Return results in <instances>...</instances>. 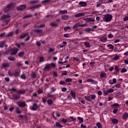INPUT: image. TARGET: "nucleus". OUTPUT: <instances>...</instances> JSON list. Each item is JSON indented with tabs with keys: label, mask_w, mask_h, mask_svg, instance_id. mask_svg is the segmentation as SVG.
I'll return each instance as SVG.
<instances>
[{
	"label": "nucleus",
	"mask_w": 128,
	"mask_h": 128,
	"mask_svg": "<svg viewBox=\"0 0 128 128\" xmlns=\"http://www.w3.org/2000/svg\"><path fill=\"white\" fill-rule=\"evenodd\" d=\"M71 96L73 97V98L76 100V92L74 91L70 92Z\"/></svg>",
	"instance_id": "23"
},
{
	"label": "nucleus",
	"mask_w": 128,
	"mask_h": 128,
	"mask_svg": "<svg viewBox=\"0 0 128 128\" xmlns=\"http://www.w3.org/2000/svg\"><path fill=\"white\" fill-rule=\"evenodd\" d=\"M72 78H67L66 79L65 82H72Z\"/></svg>",
	"instance_id": "38"
},
{
	"label": "nucleus",
	"mask_w": 128,
	"mask_h": 128,
	"mask_svg": "<svg viewBox=\"0 0 128 128\" xmlns=\"http://www.w3.org/2000/svg\"><path fill=\"white\" fill-rule=\"evenodd\" d=\"M91 96V100H96V95L94 94H92V95H90Z\"/></svg>",
	"instance_id": "48"
},
{
	"label": "nucleus",
	"mask_w": 128,
	"mask_h": 128,
	"mask_svg": "<svg viewBox=\"0 0 128 128\" xmlns=\"http://www.w3.org/2000/svg\"><path fill=\"white\" fill-rule=\"evenodd\" d=\"M52 68H56V64L54 63L46 64L45 65V67L44 68V70L46 72H50Z\"/></svg>",
	"instance_id": "2"
},
{
	"label": "nucleus",
	"mask_w": 128,
	"mask_h": 128,
	"mask_svg": "<svg viewBox=\"0 0 128 128\" xmlns=\"http://www.w3.org/2000/svg\"><path fill=\"white\" fill-rule=\"evenodd\" d=\"M114 70L115 72H114V74L118 76V72H120V69L118 68V66H116L114 67Z\"/></svg>",
	"instance_id": "13"
},
{
	"label": "nucleus",
	"mask_w": 128,
	"mask_h": 128,
	"mask_svg": "<svg viewBox=\"0 0 128 128\" xmlns=\"http://www.w3.org/2000/svg\"><path fill=\"white\" fill-rule=\"evenodd\" d=\"M84 44L86 48H90V44L89 42H84Z\"/></svg>",
	"instance_id": "21"
},
{
	"label": "nucleus",
	"mask_w": 128,
	"mask_h": 128,
	"mask_svg": "<svg viewBox=\"0 0 128 128\" xmlns=\"http://www.w3.org/2000/svg\"><path fill=\"white\" fill-rule=\"evenodd\" d=\"M10 90H11L12 92H16L18 90L16 89L15 88H12Z\"/></svg>",
	"instance_id": "61"
},
{
	"label": "nucleus",
	"mask_w": 128,
	"mask_h": 128,
	"mask_svg": "<svg viewBox=\"0 0 128 128\" xmlns=\"http://www.w3.org/2000/svg\"><path fill=\"white\" fill-rule=\"evenodd\" d=\"M30 110H36L38 108V104L34 103L32 104V106H30Z\"/></svg>",
	"instance_id": "8"
},
{
	"label": "nucleus",
	"mask_w": 128,
	"mask_h": 128,
	"mask_svg": "<svg viewBox=\"0 0 128 128\" xmlns=\"http://www.w3.org/2000/svg\"><path fill=\"white\" fill-rule=\"evenodd\" d=\"M64 38H70V34H64Z\"/></svg>",
	"instance_id": "64"
},
{
	"label": "nucleus",
	"mask_w": 128,
	"mask_h": 128,
	"mask_svg": "<svg viewBox=\"0 0 128 128\" xmlns=\"http://www.w3.org/2000/svg\"><path fill=\"white\" fill-rule=\"evenodd\" d=\"M32 14H29L28 15H26L25 16H24L22 18L24 19V18H32Z\"/></svg>",
	"instance_id": "27"
},
{
	"label": "nucleus",
	"mask_w": 128,
	"mask_h": 128,
	"mask_svg": "<svg viewBox=\"0 0 128 128\" xmlns=\"http://www.w3.org/2000/svg\"><path fill=\"white\" fill-rule=\"evenodd\" d=\"M112 106H116V108H118L120 106V104L117 103H115L113 105H112Z\"/></svg>",
	"instance_id": "49"
},
{
	"label": "nucleus",
	"mask_w": 128,
	"mask_h": 128,
	"mask_svg": "<svg viewBox=\"0 0 128 128\" xmlns=\"http://www.w3.org/2000/svg\"><path fill=\"white\" fill-rule=\"evenodd\" d=\"M20 94H15L12 96V100H20Z\"/></svg>",
	"instance_id": "17"
},
{
	"label": "nucleus",
	"mask_w": 128,
	"mask_h": 128,
	"mask_svg": "<svg viewBox=\"0 0 128 128\" xmlns=\"http://www.w3.org/2000/svg\"><path fill=\"white\" fill-rule=\"evenodd\" d=\"M26 36H27V38L25 40V42H28V40H30V36H28V34L25 33L20 36V38L22 40V38H24Z\"/></svg>",
	"instance_id": "6"
},
{
	"label": "nucleus",
	"mask_w": 128,
	"mask_h": 128,
	"mask_svg": "<svg viewBox=\"0 0 128 128\" xmlns=\"http://www.w3.org/2000/svg\"><path fill=\"white\" fill-rule=\"evenodd\" d=\"M114 92V90L112 88H110L109 90H104L103 91L104 96H108V94H112V92Z\"/></svg>",
	"instance_id": "7"
},
{
	"label": "nucleus",
	"mask_w": 128,
	"mask_h": 128,
	"mask_svg": "<svg viewBox=\"0 0 128 128\" xmlns=\"http://www.w3.org/2000/svg\"><path fill=\"white\" fill-rule=\"evenodd\" d=\"M100 42H106L108 40V38L106 36L101 37L100 38Z\"/></svg>",
	"instance_id": "18"
},
{
	"label": "nucleus",
	"mask_w": 128,
	"mask_h": 128,
	"mask_svg": "<svg viewBox=\"0 0 128 128\" xmlns=\"http://www.w3.org/2000/svg\"><path fill=\"white\" fill-rule=\"evenodd\" d=\"M126 72L127 70L126 68H123L120 70V72H122V74H124V72Z\"/></svg>",
	"instance_id": "45"
},
{
	"label": "nucleus",
	"mask_w": 128,
	"mask_h": 128,
	"mask_svg": "<svg viewBox=\"0 0 128 128\" xmlns=\"http://www.w3.org/2000/svg\"><path fill=\"white\" fill-rule=\"evenodd\" d=\"M42 6V4H36L34 6H30L28 8V10H32V8H40Z\"/></svg>",
	"instance_id": "12"
},
{
	"label": "nucleus",
	"mask_w": 128,
	"mask_h": 128,
	"mask_svg": "<svg viewBox=\"0 0 128 128\" xmlns=\"http://www.w3.org/2000/svg\"><path fill=\"white\" fill-rule=\"evenodd\" d=\"M6 40L2 42L0 44V48H4V44H6Z\"/></svg>",
	"instance_id": "36"
},
{
	"label": "nucleus",
	"mask_w": 128,
	"mask_h": 128,
	"mask_svg": "<svg viewBox=\"0 0 128 128\" xmlns=\"http://www.w3.org/2000/svg\"><path fill=\"white\" fill-rule=\"evenodd\" d=\"M2 66H4V68H8V66H10V64H8V63H4L2 64Z\"/></svg>",
	"instance_id": "42"
},
{
	"label": "nucleus",
	"mask_w": 128,
	"mask_h": 128,
	"mask_svg": "<svg viewBox=\"0 0 128 128\" xmlns=\"http://www.w3.org/2000/svg\"><path fill=\"white\" fill-rule=\"evenodd\" d=\"M17 93L20 94H26V91L24 90H19L17 92Z\"/></svg>",
	"instance_id": "26"
},
{
	"label": "nucleus",
	"mask_w": 128,
	"mask_h": 128,
	"mask_svg": "<svg viewBox=\"0 0 128 128\" xmlns=\"http://www.w3.org/2000/svg\"><path fill=\"white\" fill-rule=\"evenodd\" d=\"M14 36V32H10L8 35L7 36Z\"/></svg>",
	"instance_id": "54"
},
{
	"label": "nucleus",
	"mask_w": 128,
	"mask_h": 128,
	"mask_svg": "<svg viewBox=\"0 0 128 128\" xmlns=\"http://www.w3.org/2000/svg\"><path fill=\"white\" fill-rule=\"evenodd\" d=\"M8 76H14V74H12V72L10 70H8Z\"/></svg>",
	"instance_id": "52"
},
{
	"label": "nucleus",
	"mask_w": 128,
	"mask_h": 128,
	"mask_svg": "<svg viewBox=\"0 0 128 128\" xmlns=\"http://www.w3.org/2000/svg\"><path fill=\"white\" fill-rule=\"evenodd\" d=\"M85 32H92V28H87L85 29Z\"/></svg>",
	"instance_id": "43"
},
{
	"label": "nucleus",
	"mask_w": 128,
	"mask_h": 128,
	"mask_svg": "<svg viewBox=\"0 0 128 128\" xmlns=\"http://www.w3.org/2000/svg\"><path fill=\"white\" fill-rule=\"evenodd\" d=\"M50 26H51L56 27V26H58V24H56V23H51Z\"/></svg>",
	"instance_id": "51"
},
{
	"label": "nucleus",
	"mask_w": 128,
	"mask_h": 128,
	"mask_svg": "<svg viewBox=\"0 0 128 128\" xmlns=\"http://www.w3.org/2000/svg\"><path fill=\"white\" fill-rule=\"evenodd\" d=\"M34 32H36V34H39V36H42L44 34L42 32V30H34Z\"/></svg>",
	"instance_id": "15"
},
{
	"label": "nucleus",
	"mask_w": 128,
	"mask_h": 128,
	"mask_svg": "<svg viewBox=\"0 0 128 128\" xmlns=\"http://www.w3.org/2000/svg\"><path fill=\"white\" fill-rule=\"evenodd\" d=\"M36 78V72H33L32 74V78Z\"/></svg>",
	"instance_id": "33"
},
{
	"label": "nucleus",
	"mask_w": 128,
	"mask_h": 128,
	"mask_svg": "<svg viewBox=\"0 0 128 128\" xmlns=\"http://www.w3.org/2000/svg\"><path fill=\"white\" fill-rule=\"evenodd\" d=\"M41 44L40 42H36V46H41Z\"/></svg>",
	"instance_id": "58"
},
{
	"label": "nucleus",
	"mask_w": 128,
	"mask_h": 128,
	"mask_svg": "<svg viewBox=\"0 0 128 128\" xmlns=\"http://www.w3.org/2000/svg\"><path fill=\"white\" fill-rule=\"evenodd\" d=\"M38 58H39L40 62H44V58L42 56H40L38 57Z\"/></svg>",
	"instance_id": "22"
},
{
	"label": "nucleus",
	"mask_w": 128,
	"mask_h": 128,
	"mask_svg": "<svg viewBox=\"0 0 128 128\" xmlns=\"http://www.w3.org/2000/svg\"><path fill=\"white\" fill-rule=\"evenodd\" d=\"M80 23H76L72 26V28L73 30H74V28H80Z\"/></svg>",
	"instance_id": "19"
},
{
	"label": "nucleus",
	"mask_w": 128,
	"mask_h": 128,
	"mask_svg": "<svg viewBox=\"0 0 128 128\" xmlns=\"http://www.w3.org/2000/svg\"><path fill=\"white\" fill-rule=\"evenodd\" d=\"M118 58H120V56H116L113 58V60H118Z\"/></svg>",
	"instance_id": "53"
},
{
	"label": "nucleus",
	"mask_w": 128,
	"mask_h": 128,
	"mask_svg": "<svg viewBox=\"0 0 128 128\" xmlns=\"http://www.w3.org/2000/svg\"><path fill=\"white\" fill-rule=\"evenodd\" d=\"M84 98L86 100H88V102H92L90 96H86Z\"/></svg>",
	"instance_id": "29"
},
{
	"label": "nucleus",
	"mask_w": 128,
	"mask_h": 128,
	"mask_svg": "<svg viewBox=\"0 0 128 128\" xmlns=\"http://www.w3.org/2000/svg\"><path fill=\"white\" fill-rule=\"evenodd\" d=\"M118 109H114V110H113V113L114 114H116V112H118Z\"/></svg>",
	"instance_id": "62"
},
{
	"label": "nucleus",
	"mask_w": 128,
	"mask_h": 128,
	"mask_svg": "<svg viewBox=\"0 0 128 128\" xmlns=\"http://www.w3.org/2000/svg\"><path fill=\"white\" fill-rule=\"evenodd\" d=\"M8 60H11L12 62H14V60H16V58L12 56H8Z\"/></svg>",
	"instance_id": "30"
},
{
	"label": "nucleus",
	"mask_w": 128,
	"mask_h": 128,
	"mask_svg": "<svg viewBox=\"0 0 128 128\" xmlns=\"http://www.w3.org/2000/svg\"><path fill=\"white\" fill-rule=\"evenodd\" d=\"M88 6V4H86V2L82 1L79 2V6H80V8L82 7L86 8V6Z\"/></svg>",
	"instance_id": "10"
},
{
	"label": "nucleus",
	"mask_w": 128,
	"mask_h": 128,
	"mask_svg": "<svg viewBox=\"0 0 128 128\" xmlns=\"http://www.w3.org/2000/svg\"><path fill=\"white\" fill-rule=\"evenodd\" d=\"M10 50H7L6 51H4L2 52L3 54H10Z\"/></svg>",
	"instance_id": "35"
},
{
	"label": "nucleus",
	"mask_w": 128,
	"mask_h": 128,
	"mask_svg": "<svg viewBox=\"0 0 128 128\" xmlns=\"http://www.w3.org/2000/svg\"><path fill=\"white\" fill-rule=\"evenodd\" d=\"M17 104L20 106V108H25L26 104L24 102H19L17 103Z\"/></svg>",
	"instance_id": "14"
},
{
	"label": "nucleus",
	"mask_w": 128,
	"mask_h": 128,
	"mask_svg": "<svg viewBox=\"0 0 128 128\" xmlns=\"http://www.w3.org/2000/svg\"><path fill=\"white\" fill-rule=\"evenodd\" d=\"M86 16V13L80 12L75 14V18H80L81 16Z\"/></svg>",
	"instance_id": "16"
},
{
	"label": "nucleus",
	"mask_w": 128,
	"mask_h": 128,
	"mask_svg": "<svg viewBox=\"0 0 128 128\" xmlns=\"http://www.w3.org/2000/svg\"><path fill=\"white\" fill-rule=\"evenodd\" d=\"M70 18V16H68V15H65L64 16V20H68Z\"/></svg>",
	"instance_id": "55"
},
{
	"label": "nucleus",
	"mask_w": 128,
	"mask_h": 128,
	"mask_svg": "<svg viewBox=\"0 0 128 128\" xmlns=\"http://www.w3.org/2000/svg\"><path fill=\"white\" fill-rule=\"evenodd\" d=\"M38 0H35L30 1V4H38Z\"/></svg>",
	"instance_id": "31"
},
{
	"label": "nucleus",
	"mask_w": 128,
	"mask_h": 128,
	"mask_svg": "<svg viewBox=\"0 0 128 128\" xmlns=\"http://www.w3.org/2000/svg\"><path fill=\"white\" fill-rule=\"evenodd\" d=\"M21 78H22V80H26V75L24 74L21 75Z\"/></svg>",
	"instance_id": "63"
},
{
	"label": "nucleus",
	"mask_w": 128,
	"mask_h": 128,
	"mask_svg": "<svg viewBox=\"0 0 128 128\" xmlns=\"http://www.w3.org/2000/svg\"><path fill=\"white\" fill-rule=\"evenodd\" d=\"M84 20H85L86 22H95L94 19L92 18H84Z\"/></svg>",
	"instance_id": "9"
},
{
	"label": "nucleus",
	"mask_w": 128,
	"mask_h": 128,
	"mask_svg": "<svg viewBox=\"0 0 128 128\" xmlns=\"http://www.w3.org/2000/svg\"><path fill=\"white\" fill-rule=\"evenodd\" d=\"M106 74L104 72H101L100 74V78H106Z\"/></svg>",
	"instance_id": "24"
},
{
	"label": "nucleus",
	"mask_w": 128,
	"mask_h": 128,
	"mask_svg": "<svg viewBox=\"0 0 128 128\" xmlns=\"http://www.w3.org/2000/svg\"><path fill=\"white\" fill-rule=\"evenodd\" d=\"M15 46L18 48H20V44H18V43H16Z\"/></svg>",
	"instance_id": "60"
},
{
	"label": "nucleus",
	"mask_w": 128,
	"mask_h": 128,
	"mask_svg": "<svg viewBox=\"0 0 128 128\" xmlns=\"http://www.w3.org/2000/svg\"><path fill=\"white\" fill-rule=\"evenodd\" d=\"M10 15H6L3 14L0 18V20H2L3 22H5L6 25L7 26V24H8V23L10 22Z\"/></svg>",
	"instance_id": "1"
},
{
	"label": "nucleus",
	"mask_w": 128,
	"mask_h": 128,
	"mask_svg": "<svg viewBox=\"0 0 128 128\" xmlns=\"http://www.w3.org/2000/svg\"><path fill=\"white\" fill-rule=\"evenodd\" d=\"M112 122L113 124H118V119H116V118H113L112 120Z\"/></svg>",
	"instance_id": "32"
},
{
	"label": "nucleus",
	"mask_w": 128,
	"mask_h": 128,
	"mask_svg": "<svg viewBox=\"0 0 128 128\" xmlns=\"http://www.w3.org/2000/svg\"><path fill=\"white\" fill-rule=\"evenodd\" d=\"M94 82V80L92 78H88L87 80V82Z\"/></svg>",
	"instance_id": "46"
},
{
	"label": "nucleus",
	"mask_w": 128,
	"mask_h": 128,
	"mask_svg": "<svg viewBox=\"0 0 128 128\" xmlns=\"http://www.w3.org/2000/svg\"><path fill=\"white\" fill-rule=\"evenodd\" d=\"M12 52L10 54L11 56H14V54H16L18 52V48H12L11 49Z\"/></svg>",
	"instance_id": "11"
},
{
	"label": "nucleus",
	"mask_w": 128,
	"mask_h": 128,
	"mask_svg": "<svg viewBox=\"0 0 128 128\" xmlns=\"http://www.w3.org/2000/svg\"><path fill=\"white\" fill-rule=\"evenodd\" d=\"M108 38H114V35H112V34H109L108 35Z\"/></svg>",
	"instance_id": "59"
},
{
	"label": "nucleus",
	"mask_w": 128,
	"mask_h": 128,
	"mask_svg": "<svg viewBox=\"0 0 128 128\" xmlns=\"http://www.w3.org/2000/svg\"><path fill=\"white\" fill-rule=\"evenodd\" d=\"M26 4H21L18 6L16 8L18 12H22V10H26Z\"/></svg>",
	"instance_id": "5"
},
{
	"label": "nucleus",
	"mask_w": 128,
	"mask_h": 128,
	"mask_svg": "<svg viewBox=\"0 0 128 128\" xmlns=\"http://www.w3.org/2000/svg\"><path fill=\"white\" fill-rule=\"evenodd\" d=\"M96 126L98 128H102V124L100 122H98L96 124Z\"/></svg>",
	"instance_id": "47"
},
{
	"label": "nucleus",
	"mask_w": 128,
	"mask_h": 128,
	"mask_svg": "<svg viewBox=\"0 0 128 128\" xmlns=\"http://www.w3.org/2000/svg\"><path fill=\"white\" fill-rule=\"evenodd\" d=\"M107 46H108V48H110L111 50H114V46H112V45L111 44H108V45H107Z\"/></svg>",
	"instance_id": "44"
},
{
	"label": "nucleus",
	"mask_w": 128,
	"mask_h": 128,
	"mask_svg": "<svg viewBox=\"0 0 128 128\" xmlns=\"http://www.w3.org/2000/svg\"><path fill=\"white\" fill-rule=\"evenodd\" d=\"M68 30H72V27L68 26H66V27L64 28L65 32Z\"/></svg>",
	"instance_id": "50"
},
{
	"label": "nucleus",
	"mask_w": 128,
	"mask_h": 128,
	"mask_svg": "<svg viewBox=\"0 0 128 128\" xmlns=\"http://www.w3.org/2000/svg\"><path fill=\"white\" fill-rule=\"evenodd\" d=\"M47 102H48V104H49V106H50V104H52V102H54V101H52V100H49L47 101Z\"/></svg>",
	"instance_id": "41"
},
{
	"label": "nucleus",
	"mask_w": 128,
	"mask_h": 128,
	"mask_svg": "<svg viewBox=\"0 0 128 128\" xmlns=\"http://www.w3.org/2000/svg\"><path fill=\"white\" fill-rule=\"evenodd\" d=\"M16 114H22V110H20V108H16Z\"/></svg>",
	"instance_id": "37"
},
{
	"label": "nucleus",
	"mask_w": 128,
	"mask_h": 128,
	"mask_svg": "<svg viewBox=\"0 0 128 128\" xmlns=\"http://www.w3.org/2000/svg\"><path fill=\"white\" fill-rule=\"evenodd\" d=\"M115 87L117 88H120V84H115Z\"/></svg>",
	"instance_id": "56"
},
{
	"label": "nucleus",
	"mask_w": 128,
	"mask_h": 128,
	"mask_svg": "<svg viewBox=\"0 0 128 128\" xmlns=\"http://www.w3.org/2000/svg\"><path fill=\"white\" fill-rule=\"evenodd\" d=\"M78 120H80V124H82V122H84V118H82L81 117H78Z\"/></svg>",
	"instance_id": "34"
},
{
	"label": "nucleus",
	"mask_w": 128,
	"mask_h": 128,
	"mask_svg": "<svg viewBox=\"0 0 128 128\" xmlns=\"http://www.w3.org/2000/svg\"><path fill=\"white\" fill-rule=\"evenodd\" d=\"M55 126H56L57 128H62V124H60V123L58 122H56Z\"/></svg>",
	"instance_id": "28"
},
{
	"label": "nucleus",
	"mask_w": 128,
	"mask_h": 128,
	"mask_svg": "<svg viewBox=\"0 0 128 128\" xmlns=\"http://www.w3.org/2000/svg\"><path fill=\"white\" fill-rule=\"evenodd\" d=\"M128 118V112H125L123 114L122 118L123 120H127Z\"/></svg>",
	"instance_id": "20"
},
{
	"label": "nucleus",
	"mask_w": 128,
	"mask_h": 128,
	"mask_svg": "<svg viewBox=\"0 0 128 128\" xmlns=\"http://www.w3.org/2000/svg\"><path fill=\"white\" fill-rule=\"evenodd\" d=\"M103 20L106 22H112V15L111 14H107L104 16Z\"/></svg>",
	"instance_id": "3"
},
{
	"label": "nucleus",
	"mask_w": 128,
	"mask_h": 128,
	"mask_svg": "<svg viewBox=\"0 0 128 128\" xmlns=\"http://www.w3.org/2000/svg\"><path fill=\"white\" fill-rule=\"evenodd\" d=\"M14 76H20V72L18 71H16Z\"/></svg>",
	"instance_id": "39"
},
{
	"label": "nucleus",
	"mask_w": 128,
	"mask_h": 128,
	"mask_svg": "<svg viewBox=\"0 0 128 128\" xmlns=\"http://www.w3.org/2000/svg\"><path fill=\"white\" fill-rule=\"evenodd\" d=\"M50 0H44L42 2V4H50Z\"/></svg>",
	"instance_id": "25"
},
{
	"label": "nucleus",
	"mask_w": 128,
	"mask_h": 128,
	"mask_svg": "<svg viewBox=\"0 0 128 128\" xmlns=\"http://www.w3.org/2000/svg\"><path fill=\"white\" fill-rule=\"evenodd\" d=\"M14 6V4L13 3H10L8 4L6 6V8H4V12H8L9 10H10L11 8H12Z\"/></svg>",
	"instance_id": "4"
},
{
	"label": "nucleus",
	"mask_w": 128,
	"mask_h": 128,
	"mask_svg": "<svg viewBox=\"0 0 128 128\" xmlns=\"http://www.w3.org/2000/svg\"><path fill=\"white\" fill-rule=\"evenodd\" d=\"M16 66H22V64L21 62H17Z\"/></svg>",
	"instance_id": "57"
},
{
	"label": "nucleus",
	"mask_w": 128,
	"mask_h": 128,
	"mask_svg": "<svg viewBox=\"0 0 128 128\" xmlns=\"http://www.w3.org/2000/svg\"><path fill=\"white\" fill-rule=\"evenodd\" d=\"M24 54V52H20L18 54V56H22Z\"/></svg>",
	"instance_id": "40"
}]
</instances>
